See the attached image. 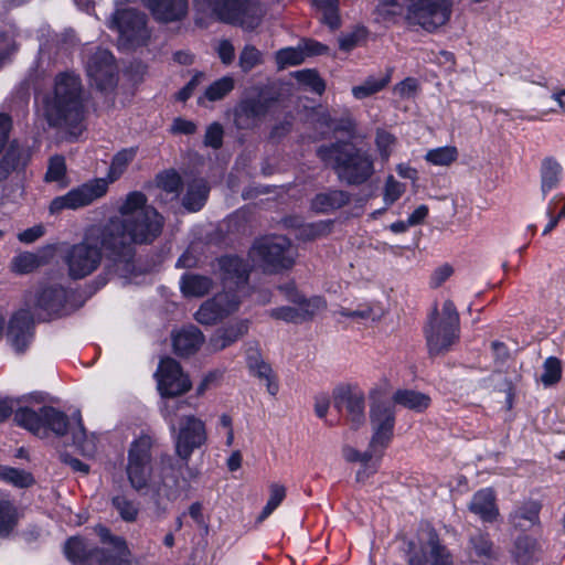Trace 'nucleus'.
I'll return each mask as SVG.
<instances>
[{"label":"nucleus","mask_w":565,"mask_h":565,"mask_svg":"<svg viewBox=\"0 0 565 565\" xmlns=\"http://www.w3.org/2000/svg\"><path fill=\"white\" fill-rule=\"evenodd\" d=\"M85 113L84 88L79 76L67 72L56 75L53 97L45 107L49 125L77 138L85 129Z\"/></svg>","instance_id":"nucleus-1"},{"label":"nucleus","mask_w":565,"mask_h":565,"mask_svg":"<svg viewBox=\"0 0 565 565\" xmlns=\"http://www.w3.org/2000/svg\"><path fill=\"white\" fill-rule=\"evenodd\" d=\"M104 255L115 264L122 263L106 225H92L85 231L83 239L71 245L63 255L68 277L81 280L90 276L100 267Z\"/></svg>","instance_id":"nucleus-2"},{"label":"nucleus","mask_w":565,"mask_h":565,"mask_svg":"<svg viewBox=\"0 0 565 565\" xmlns=\"http://www.w3.org/2000/svg\"><path fill=\"white\" fill-rule=\"evenodd\" d=\"M116 244L125 265L130 271L135 256V245L151 244L162 233L164 218L156 209H147L142 215L121 220L110 217L104 223Z\"/></svg>","instance_id":"nucleus-3"},{"label":"nucleus","mask_w":565,"mask_h":565,"mask_svg":"<svg viewBox=\"0 0 565 565\" xmlns=\"http://www.w3.org/2000/svg\"><path fill=\"white\" fill-rule=\"evenodd\" d=\"M137 151V147L125 148L118 151L111 159L106 179H94L72 189L64 195L56 196L51 201L50 212L57 214L63 210H77L104 196L108 191V184L120 179L128 166L135 160Z\"/></svg>","instance_id":"nucleus-4"},{"label":"nucleus","mask_w":565,"mask_h":565,"mask_svg":"<svg viewBox=\"0 0 565 565\" xmlns=\"http://www.w3.org/2000/svg\"><path fill=\"white\" fill-rule=\"evenodd\" d=\"M320 158L349 185H361L374 173L372 156L350 142L339 141L320 148Z\"/></svg>","instance_id":"nucleus-5"},{"label":"nucleus","mask_w":565,"mask_h":565,"mask_svg":"<svg viewBox=\"0 0 565 565\" xmlns=\"http://www.w3.org/2000/svg\"><path fill=\"white\" fill-rule=\"evenodd\" d=\"M429 358L445 355L460 339V315L452 300L444 301L441 308L437 302L427 315L423 327Z\"/></svg>","instance_id":"nucleus-6"},{"label":"nucleus","mask_w":565,"mask_h":565,"mask_svg":"<svg viewBox=\"0 0 565 565\" xmlns=\"http://www.w3.org/2000/svg\"><path fill=\"white\" fill-rule=\"evenodd\" d=\"M206 439L207 434L203 420L193 415L183 416L180 419L175 439V454L179 460L170 455L161 457L162 469H170L172 471L171 477L174 479L175 484H178L179 477H182V468L189 469L188 462L193 451L202 447Z\"/></svg>","instance_id":"nucleus-7"},{"label":"nucleus","mask_w":565,"mask_h":565,"mask_svg":"<svg viewBox=\"0 0 565 565\" xmlns=\"http://www.w3.org/2000/svg\"><path fill=\"white\" fill-rule=\"evenodd\" d=\"M73 296V290L61 285L44 286L25 297V307L34 311L38 321H50L75 310L70 306Z\"/></svg>","instance_id":"nucleus-8"},{"label":"nucleus","mask_w":565,"mask_h":565,"mask_svg":"<svg viewBox=\"0 0 565 565\" xmlns=\"http://www.w3.org/2000/svg\"><path fill=\"white\" fill-rule=\"evenodd\" d=\"M201 8L211 9L220 21L247 29L256 28L262 20L257 0H194Z\"/></svg>","instance_id":"nucleus-9"},{"label":"nucleus","mask_w":565,"mask_h":565,"mask_svg":"<svg viewBox=\"0 0 565 565\" xmlns=\"http://www.w3.org/2000/svg\"><path fill=\"white\" fill-rule=\"evenodd\" d=\"M252 255L262 263L265 270L270 273L289 269L294 265L291 243L280 235L257 239L252 247Z\"/></svg>","instance_id":"nucleus-10"},{"label":"nucleus","mask_w":565,"mask_h":565,"mask_svg":"<svg viewBox=\"0 0 565 565\" xmlns=\"http://www.w3.org/2000/svg\"><path fill=\"white\" fill-rule=\"evenodd\" d=\"M407 2L406 20L433 32L445 25L451 17V0H405Z\"/></svg>","instance_id":"nucleus-11"},{"label":"nucleus","mask_w":565,"mask_h":565,"mask_svg":"<svg viewBox=\"0 0 565 565\" xmlns=\"http://www.w3.org/2000/svg\"><path fill=\"white\" fill-rule=\"evenodd\" d=\"M151 448L152 438L143 435L131 444L128 452L127 476L130 486L137 492H142L149 486Z\"/></svg>","instance_id":"nucleus-12"},{"label":"nucleus","mask_w":565,"mask_h":565,"mask_svg":"<svg viewBox=\"0 0 565 565\" xmlns=\"http://www.w3.org/2000/svg\"><path fill=\"white\" fill-rule=\"evenodd\" d=\"M111 28L131 46L142 45L149 39L147 15L135 8L117 9L113 15Z\"/></svg>","instance_id":"nucleus-13"},{"label":"nucleus","mask_w":565,"mask_h":565,"mask_svg":"<svg viewBox=\"0 0 565 565\" xmlns=\"http://www.w3.org/2000/svg\"><path fill=\"white\" fill-rule=\"evenodd\" d=\"M154 377L158 391L162 397L180 396L192 387V383L183 372L180 363L169 356L160 360Z\"/></svg>","instance_id":"nucleus-14"},{"label":"nucleus","mask_w":565,"mask_h":565,"mask_svg":"<svg viewBox=\"0 0 565 565\" xmlns=\"http://www.w3.org/2000/svg\"><path fill=\"white\" fill-rule=\"evenodd\" d=\"M407 564L408 565H452L454 558L450 551L441 543V540L436 532L431 529L428 532L427 542L417 550L416 543L409 541L407 543Z\"/></svg>","instance_id":"nucleus-15"},{"label":"nucleus","mask_w":565,"mask_h":565,"mask_svg":"<svg viewBox=\"0 0 565 565\" xmlns=\"http://www.w3.org/2000/svg\"><path fill=\"white\" fill-rule=\"evenodd\" d=\"M334 405L343 413L345 420L353 429H358L365 422V396L356 386L342 385L334 390Z\"/></svg>","instance_id":"nucleus-16"},{"label":"nucleus","mask_w":565,"mask_h":565,"mask_svg":"<svg viewBox=\"0 0 565 565\" xmlns=\"http://www.w3.org/2000/svg\"><path fill=\"white\" fill-rule=\"evenodd\" d=\"M274 102V98L265 97L262 94L241 99L233 111L234 125L242 130L258 127Z\"/></svg>","instance_id":"nucleus-17"},{"label":"nucleus","mask_w":565,"mask_h":565,"mask_svg":"<svg viewBox=\"0 0 565 565\" xmlns=\"http://www.w3.org/2000/svg\"><path fill=\"white\" fill-rule=\"evenodd\" d=\"M96 532L103 544L111 548H99L93 551V565H129V548L124 537L111 534L106 526L99 525Z\"/></svg>","instance_id":"nucleus-18"},{"label":"nucleus","mask_w":565,"mask_h":565,"mask_svg":"<svg viewBox=\"0 0 565 565\" xmlns=\"http://www.w3.org/2000/svg\"><path fill=\"white\" fill-rule=\"evenodd\" d=\"M239 305L241 300L237 294L224 290V292L202 303L195 313V319L201 324H215L235 312Z\"/></svg>","instance_id":"nucleus-19"},{"label":"nucleus","mask_w":565,"mask_h":565,"mask_svg":"<svg viewBox=\"0 0 565 565\" xmlns=\"http://www.w3.org/2000/svg\"><path fill=\"white\" fill-rule=\"evenodd\" d=\"M87 75L100 90L111 88L117 83V66L114 55L104 49L93 53L86 64Z\"/></svg>","instance_id":"nucleus-20"},{"label":"nucleus","mask_w":565,"mask_h":565,"mask_svg":"<svg viewBox=\"0 0 565 565\" xmlns=\"http://www.w3.org/2000/svg\"><path fill=\"white\" fill-rule=\"evenodd\" d=\"M35 316L29 308L15 311L7 328V339L18 353H23L34 338Z\"/></svg>","instance_id":"nucleus-21"},{"label":"nucleus","mask_w":565,"mask_h":565,"mask_svg":"<svg viewBox=\"0 0 565 565\" xmlns=\"http://www.w3.org/2000/svg\"><path fill=\"white\" fill-rule=\"evenodd\" d=\"M220 278L225 291L235 292L248 282L250 266L237 255H224L216 259Z\"/></svg>","instance_id":"nucleus-22"},{"label":"nucleus","mask_w":565,"mask_h":565,"mask_svg":"<svg viewBox=\"0 0 565 565\" xmlns=\"http://www.w3.org/2000/svg\"><path fill=\"white\" fill-rule=\"evenodd\" d=\"M370 419L374 433L370 443V448L374 454L385 449L392 438L395 426V411L394 408L375 407L370 409Z\"/></svg>","instance_id":"nucleus-23"},{"label":"nucleus","mask_w":565,"mask_h":565,"mask_svg":"<svg viewBox=\"0 0 565 565\" xmlns=\"http://www.w3.org/2000/svg\"><path fill=\"white\" fill-rule=\"evenodd\" d=\"M153 19L161 23L183 20L189 10L188 0H143Z\"/></svg>","instance_id":"nucleus-24"},{"label":"nucleus","mask_w":565,"mask_h":565,"mask_svg":"<svg viewBox=\"0 0 565 565\" xmlns=\"http://www.w3.org/2000/svg\"><path fill=\"white\" fill-rule=\"evenodd\" d=\"M468 510L484 523H493L500 516L498 499L492 488L478 490L468 504Z\"/></svg>","instance_id":"nucleus-25"},{"label":"nucleus","mask_w":565,"mask_h":565,"mask_svg":"<svg viewBox=\"0 0 565 565\" xmlns=\"http://www.w3.org/2000/svg\"><path fill=\"white\" fill-rule=\"evenodd\" d=\"M290 299L299 305V308L280 307L270 311V317L287 322L299 323L312 319L316 311V305L308 301L302 295L295 292Z\"/></svg>","instance_id":"nucleus-26"},{"label":"nucleus","mask_w":565,"mask_h":565,"mask_svg":"<svg viewBox=\"0 0 565 565\" xmlns=\"http://www.w3.org/2000/svg\"><path fill=\"white\" fill-rule=\"evenodd\" d=\"M29 156L18 141L13 140L0 158V181H6L13 172L23 170Z\"/></svg>","instance_id":"nucleus-27"},{"label":"nucleus","mask_w":565,"mask_h":565,"mask_svg":"<svg viewBox=\"0 0 565 565\" xmlns=\"http://www.w3.org/2000/svg\"><path fill=\"white\" fill-rule=\"evenodd\" d=\"M541 510L542 503L540 501L524 500L510 513L509 522L515 529H524L526 523H529V526L540 525Z\"/></svg>","instance_id":"nucleus-28"},{"label":"nucleus","mask_w":565,"mask_h":565,"mask_svg":"<svg viewBox=\"0 0 565 565\" xmlns=\"http://www.w3.org/2000/svg\"><path fill=\"white\" fill-rule=\"evenodd\" d=\"M248 331V321L241 320L224 328H218L210 338V347L213 351H222L236 342Z\"/></svg>","instance_id":"nucleus-29"},{"label":"nucleus","mask_w":565,"mask_h":565,"mask_svg":"<svg viewBox=\"0 0 565 565\" xmlns=\"http://www.w3.org/2000/svg\"><path fill=\"white\" fill-rule=\"evenodd\" d=\"M204 342L203 333L195 327L183 329L173 337V349L179 356L194 354Z\"/></svg>","instance_id":"nucleus-30"},{"label":"nucleus","mask_w":565,"mask_h":565,"mask_svg":"<svg viewBox=\"0 0 565 565\" xmlns=\"http://www.w3.org/2000/svg\"><path fill=\"white\" fill-rule=\"evenodd\" d=\"M23 518L22 510L9 498L0 499V539L10 537Z\"/></svg>","instance_id":"nucleus-31"},{"label":"nucleus","mask_w":565,"mask_h":565,"mask_svg":"<svg viewBox=\"0 0 565 565\" xmlns=\"http://www.w3.org/2000/svg\"><path fill=\"white\" fill-rule=\"evenodd\" d=\"M95 548L96 546H92L87 540L73 536L66 541L64 553L74 565H93Z\"/></svg>","instance_id":"nucleus-32"},{"label":"nucleus","mask_w":565,"mask_h":565,"mask_svg":"<svg viewBox=\"0 0 565 565\" xmlns=\"http://www.w3.org/2000/svg\"><path fill=\"white\" fill-rule=\"evenodd\" d=\"M540 552L539 541L529 534H523L516 537L512 554L519 565H532Z\"/></svg>","instance_id":"nucleus-33"},{"label":"nucleus","mask_w":565,"mask_h":565,"mask_svg":"<svg viewBox=\"0 0 565 565\" xmlns=\"http://www.w3.org/2000/svg\"><path fill=\"white\" fill-rule=\"evenodd\" d=\"M213 287V280L203 275L185 273L180 280V288L184 297L201 298L210 292Z\"/></svg>","instance_id":"nucleus-34"},{"label":"nucleus","mask_w":565,"mask_h":565,"mask_svg":"<svg viewBox=\"0 0 565 565\" xmlns=\"http://www.w3.org/2000/svg\"><path fill=\"white\" fill-rule=\"evenodd\" d=\"M43 417L44 433H42V438L46 437L49 431H52L57 437L67 435L70 417L64 412L53 406H43Z\"/></svg>","instance_id":"nucleus-35"},{"label":"nucleus","mask_w":565,"mask_h":565,"mask_svg":"<svg viewBox=\"0 0 565 565\" xmlns=\"http://www.w3.org/2000/svg\"><path fill=\"white\" fill-rule=\"evenodd\" d=\"M210 188L203 179H195L188 184L182 204L189 212H198L205 204Z\"/></svg>","instance_id":"nucleus-36"},{"label":"nucleus","mask_w":565,"mask_h":565,"mask_svg":"<svg viewBox=\"0 0 565 565\" xmlns=\"http://www.w3.org/2000/svg\"><path fill=\"white\" fill-rule=\"evenodd\" d=\"M13 419L18 426L42 437V433H44L43 406L38 412L30 407H20L14 412Z\"/></svg>","instance_id":"nucleus-37"},{"label":"nucleus","mask_w":565,"mask_h":565,"mask_svg":"<svg viewBox=\"0 0 565 565\" xmlns=\"http://www.w3.org/2000/svg\"><path fill=\"white\" fill-rule=\"evenodd\" d=\"M147 209L154 207L148 204L146 194L140 191H132L126 195L118 207V212L120 214L119 217L121 220L134 218L142 215Z\"/></svg>","instance_id":"nucleus-38"},{"label":"nucleus","mask_w":565,"mask_h":565,"mask_svg":"<svg viewBox=\"0 0 565 565\" xmlns=\"http://www.w3.org/2000/svg\"><path fill=\"white\" fill-rule=\"evenodd\" d=\"M393 402L405 408L420 413L430 406L431 398L429 395L417 391L397 390L393 395Z\"/></svg>","instance_id":"nucleus-39"},{"label":"nucleus","mask_w":565,"mask_h":565,"mask_svg":"<svg viewBox=\"0 0 565 565\" xmlns=\"http://www.w3.org/2000/svg\"><path fill=\"white\" fill-rule=\"evenodd\" d=\"M247 365L253 375L266 381L268 393L275 396L278 393L279 385L276 376L274 375L271 366L263 361L259 356L253 355L247 358Z\"/></svg>","instance_id":"nucleus-40"},{"label":"nucleus","mask_w":565,"mask_h":565,"mask_svg":"<svg viewBox=\"0 0 565 565\" xmlns=\"http://www.w3.org/2000/svg\"><path fill=\"white\" fill-rule=\"evenodd\" d=\"M393 70L390 68L381 78L369 76L361 84L352 87V95L356 99H364L385 89L392 79Z\"/></svg>","instance_id":"nucleus-41"},{"label":"nucleus","mask_w":565,"mask_h":565,"mask_svg":"<svg viewBox=\"0 0 565 565\" xmlns=\"http://www.w3.org/2000/svg\"><path fill=\"white\" fill-rule=\"evenodd\" d=\"M47 260L34 253L22 252L15 255L10 263V269L18 275H26L45 265Z\"/></svg>","instance_id":"nucleus-42"},{"label":"nucleus","mask_w":565,"mask_h":565,"mask_svg":"<svg viewBox=\"0 0 565 565\" xmlns=\"http://www.w3.org/2000/svg\"><path fill=\"white\" fill-rule=\"evenodd\" d=\"M0 480L20 489L30 488L35 483L31 472L9 466H0Z\"/></svg>","instance_id":"nucleus-43"},{"label":"nucleus","mask_w":565,"mask_h":565,"mask_svg":"<svg viewBox=\"0 0 565 565\" xmlns=\"http://www.w3.org/2000/svg\"><path fill=\"white\" fill-rule=\"evenodd\" d=\"M562 167L559 163L552 159L545 158L542 162L541 178H542V191L544 193L555 189L559 182V175Z\"/></svg>","instance_id":"nucleus-44"},{"label":"nucleus","mask_w":565,"mask_h":565,"mask_svg":"<svg viewBox=\"0 0 565 565\" xmlns=\"http://www.w3.org/2000/svg\"><path fill=\"white\" fill-rule=\"evenodd\" d=\"M111 505L118 512L122 521L136 522L139 515V504L125 494L113 497Z\"/></svg>","instance_id":"nucleus-45"},{"label":"nucleus","mask_w":565,"mask_h":565,"mask_svg":"<svg viewBox=\"0 0 565 565\" xmlns=\"http://www.w3.org/2000/svg\"><path fill=\"white\" fill-rule=\"evenodd\" d=\"M286 488L278 483H271L269 486V499L264 507L263 511L258 515L256 522H264L285 500Z\"/></svg>","instance_id":"nucleus-46"},{"label":"nucleus","mask_w":565,"mask_h":565,"mask_svg":"<svg viewBox=\"0 0 565 565\" xmlns=\"http://www.w3.org/2000/svg\"><path fill=\"white\" fill-rule=\"evenodd\" d=\"M321 21L334 31L341 26L339 0H320Z\"/></svg>","instance_id":"nucleus-47"},{"label":"nucleus","mask_w":565,"mask_h":565,"mask_svg":"<svg viewBox=\"0 0 565 565\" xmlns=\"http://www.w3.org/2000/svg\"><path fill=\"white\" fill-rule=\"evenodd\" d=\"M234 87V78L232 76H223L206 88L204 96L210 102H217L227 96Z\"/></svg>","instance_id":"nucleus-48"},{"label":"nucleus","mask_w":565,"mask_h":565,"mask_svg":"<svg viewBox=\"0 0 565 565\" xmlns=\"http://www.w3.org/2000/svg\"><path fill=\"white\" fill-rule=\"evenodd\" d=\"M350 201V196L342 190H332L320 193V212L335 210L344 206Z\"/></svg>","instance_id":"nucleus-49"},{"label":"nucleus","mask_w":565,"mask_h":565,"mask_svg":"<svg viewBox=\"0 0 565 565\" xmlns=\"http://www.w3.org/2000/svg\"><path fill=\"white\" fill-rule=\"evenodd\" d=\"M391 383L387 379H382L377 384H375L369 392V397L371 401V408L383 407V408H394L392 405L385 403V399L390 395L391 392Z\"/></svg>","instance_id":"nucleus-50"},{"label":"nucleus","mask_w":565,"mask_h":565,"mask_svg":"<svg viewBox=\"0 0 565 565\" xmlns=\"http://www.w3.org/2000/svg\"><path fill=\"white\" fill-rule=\"evenodd\" d=\"M562 379V362L558 358L550 356L545 360L543 365V373L541 381L545 386H552L558 383Z\"/></svg>","instance_id":"nucleus-51"},{"label":"nucleus","mask_w":565,"mask_h":565,"mask_svg":"<svg viewBox=\"0 0 565 565\" xmlns=\"http://www.w3.org/2000/svg\"><path fill=\"white\" fill-rule=\"evenodd\" d=\"M458 158V150L456 147H441L429 150L426 154V160L435 166H449Z\"/></svg>","instance_id":"nucleus-52"},{"label":"nucleus","mask_w":565,"mask_h":565,"mask_svg":"<svg viewBox=\"0 0 565 565\" xmlns=\"http://www.w3.org/2000/svg\"><path fill=\"white\" fill-rule=\"evenodd\" d=\"M475 553L479 557L492 558L494 555L493 542L491 541L490 534L487 532L479 531L472 535L469 540Z\"/></svg>","instance_id":"nucleus-53"},{"label":"nucleus","mask_w":565,"mask_h":565,"mask_svg":"<svg viewBox=\"0 0 565 565\" xmlns=\"http://www.w3.org/2000/svg\"><path fill=\"white\" fill-rule=\"evenodd\" d=\"M157 183L163 191L177 195L180 193L183 185L180 174L173 170L160 173L157 178Z\"/></svg>","instance_id":"nucleus-54"},{"label":"nucleus","mask_w":565,"mask_h":565,"mask_svg":"<svg viewBox=\"0 0 565 565\" xmlns=\"http://www.w3.org/2000/svg\"><path fill=\"white\" fill-rule=\"evenodd\" d=\"M396 137L385 129H377L375 136V145L382 160L387 161L392 154V148L396 145Z\"/></svg>","instance_id":"nucleus-55"},{"label":"nucleus","mask_w":565,"mask_h":565,"mask_svg":"<svg viewBox=\"0 0 565 565\" xmlns=\"http://www.w3.org/2000/svg\"><path fill=\"white\" fill-rule=\"evenodd\" d=\"M305 60V53L302 50L295 47L281 49L276 53V62L279 68L286 66L298 65Z\"/></svg>","instance_id":"nucleus-56"},{"label":"nucleus","mask_w":565,"mask_h":565,"mask_svg":"<svg viewBox=\"0 0 565 565\" xmlns=\"http://www.w3.org/2000/svg\"><path fill=\"white\" fill-rule=\"evenodd\" d=\"M65 174H66L65 158L60 154L51 157L44 180L46 182L61 181L62 179H64Z\"/></svg>","instance_id":"nucleus-57"},{"label":"nucleus","mask_w":565,"mask_h":565,"mask_svg":"<svg viewBox=\"0 0 565 565\" xmlns=\"http://www.w3.org/2000/svg\"><path fill=\"white\" fill-rule=\"evenodd\" d=\"M262 62L260 52L253 45H246L239 54V66L247 73Z\"/></svg>","instance_id":"nucleus-58"},{"label":"nucleus","mask_w":565,"mask_h":565,"mask_svg":"<svg viewBox=\"0 0 565 565\" xmlns=\"http://www.w3.org/2000/svg\"><path fill=\"white\" fill-rule=\"evenodd\" d=\"M405 192V185L397 180L393 175H390L385 182L384 188V201L387 205H392L396 202Z\"/></svg>","instance_id":"nucleus-59"},{"label":"nucleus","mask_w":565,"mask_h":565,"mask_svg":"<svg viewBox=\"0 0 565 565\" xmlns=\"http://www.w3.org/2000/svg\"><path fill=\"white\" fill-rule=\"evenodd\" d=\"M224 130L221 124H211L205 131L204 145L213 149H220L223 146Z\"/></svg>","instance_id":"nucleus-60"},{"label":"nucleus","mask_w":565,"mask_h":565,"mask_svg":"<svg viewBox=\"0 0 565 565\" xmlns=\"http://www.w3.org/2000/svg\"><path fill=\"white\" fill-rule=\"evenodd\" d=\"M367 31L365 28H359L354 30L352 33L340 39L339 45L340 49L349 52L356 47L362 41L366 39Z\"/></svg>","instance_id":"nucleus-61"},{"label":"nucleus","mask_w":565,"mask_h":565,"mask_svg":"<svg viewBox=\"0 0 565 565\" xmlns=\"http://www.w3.org/2000/svg\"><path fill=\"white\" fill-rule=\"evenodd\" d=\"M287 225L297 227L296 237L302 241H312L318 236V227L315 224H298L297 218L286 220Z\"/></svg>","instance_id":"nucleus-62"},{"label":"nucleus","mask_w":565,"mask_h":565,"mask_svg":"<svg viewBox=\"0 0 565 565\" xmlns=\"http://www.w3.org/2000/svg\"><path fill=\"white\" fill-rule=\"evenodd\" d=\"M454 274V268L449 264H444L436 268L430 276L429 285L431 288H439Z\"/></svg>","instance_id":"nucleus-63"},{"label":"nucleus","mask_w":565,"mask_h":565,"mask_svg":"<svg viewBox=\"0 0 565 565\" xmlns=\"http://www.w3.org/2000/svg\"><path fill=\"white\" fill-rule=\"evenodd\" d=\"M72 419L75 422L76 424V428L72 431V436H73V443L79 447V448H84L83 446V443L85 441L86 439V429H85V426H84V423H83V418H82V414L79 411H76L73 415H72Z\"/></svg>","instance_id":"nucleus-64"}]
</instances>
